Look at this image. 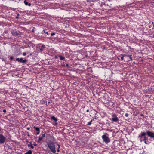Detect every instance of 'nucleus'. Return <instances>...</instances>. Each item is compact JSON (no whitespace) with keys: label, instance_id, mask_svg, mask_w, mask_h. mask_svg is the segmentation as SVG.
<instances>
[{"label":"nucleus","instance_id":"1","mask_svg":"<svg viewBox=\"0 0 154 154\" xmlns=\"http://www.w3.org/2000/svg\"><path fill=\"white\" fill-rule=\"evenodd\" d=\"M47 144L51 151L53 153H55L56 150L54 142L51 141H49L47 143Z\"/></svg>","mask_w":154,"mask_h":154},{"label":"nucleus","instance_id":"2","mask_svg":"<svg viewBox=\"0 0 154 154\" xmlns=\"http://www.w3.org/2000/svg\"><path fill=\"white\" fill-rule=\"evenodd\" d=\"M146 135V133L143 132H141L139 134L138 139L140 141V142H142L143 141L144 136L145 135Z\"/></svg>","mask_w":154,"mask_h":154},{"label":"nucleus","instance_id":"3","mask_svg":"<svg viewBox=\"0 0 154 154\" xmlns=\"http://www.w3.org/2000/svg\"><path fill=\"white\" fill-rule=\"evenodd\" d=\"M110 120L112 121L117 122L119 121V119L116 114L113 113L112 114L111 119Z\"/></svg>","mask_w":154,"mask_h":154},{"label":"nucleus","instance_id":"4","mask_svg":"<svg viewBox=\"0 0 154 154\" xmlns=\"http://www.w3.org/2000/svg\"><path fill=\"white\" fill-rule=\"evenodd\" d=\"M102 138L103 141L106 143H107L110 141V139L105 135H103L102 136Z\"/></svg>","mask_w":154,"mask_h":154},{"label":"nucleus","instance_id":"5","mask_svg":"<svg viewBox=\"0 0 154 154\" xmlns=\"http://www.w3.org/2000/svg\"><path fill=\"white\" fill-rule=\"evenodd\" d=\"M6 138L2 134H0V143H4L5 141Z\"/></svg>","mask_w":154,"mask_h":154},{"label":"nucleus","instance_id":"6","mask_svg":"<svg viewBox=\"0 0 154 154\" xmlns=\"http://www.w3.org/2000/svg\"><path fill=\"white\" fill-rule=\"evenodd\" d=\"M16 60L17 61H18L20 63H26L27 61V60H26V59H25L23 60V58H16Z\"/></svg>","mask_w":154,"mask_h":154},{"label":"nucleus","instance_id":"7","mask_svg":"<svg viewBox=\"0 0 154 154\" xmlns=\"http://www.w3.org/2000/svg\"><path fill=\"white\" fill-rule=\"evenodd\" d=\"M146 133V135H147L148 136L152 138L154 137V133L152 132L147 131Z\"/></svg>","mask_w":154,"mask_h":154},{"label":"nucleus","instance_id":"8","mask_svg":"<svg viewBox=\"0 0 154 154\" xmlns=\"http://www.w3.org/2000/svg\"><path fill=\"white\" fill-rule=\"evenodd\" d=\"M11 33L13 36H17L19 33L17 32L16 30L12 29L11 31Z\"/></svg>","mask_w":154,"mask_h":154},{"label":"nucleus","instance_id":"9","mask_svg":"<svg viewBox=\"0 0 154 154\" xmlns=\"http://www.w3.org/2000/svg\"><path fill=\"white\" fill-rule=\"evenodd\" d=\"M34 128L36 131V135H38L40 133V129L38 127H36L35 126L34 127Z\"/></svg>","mask_w":154,"mask_h":154},{"label":"nucleus","instance_id":"10","mask_svg":"<svg viewBox=\"0 0 154 154\" xmlns=\"http://www.w3.org/2000/svg\"><path fill=\"white\" fill-rule=\"evenodd\" d=\"M124 56H125L129 57L130 60L131 61H132V57L131 55H128L124 54Z\"/></svg>","mask_w":154,"mask_h":154},{"label":"nucleus","instance_id":"11","mask_svg":"<svg viewBox=\"0 0 154 154\" xmlns=\"http://www.w3.org/2000/svg\"><path fill=\"white\" fill-rule=\"evenodd\" d=\"M24 3L26 5H28L29 6H31V4L30 3H28V2L26 0H24Z\"/></svg>","mask_w":154,"mask_h":154},{"label":"nucleus","instance_id":"12","mask_svg":"<svg viewBox=\"0 0 154 154\" xmlns=\"http://www.w3.org/2000/svg\"><path fill=\"white\" fill-rule=\"evenodd\" d=\"M51 120H54L55 122H57V118L54 116L51 117Z\"/></svg>","mask_w":154,"mask_h":154},{"label":"nucleus","instance_id":"13","mask_svg":"<svg viewBox=\"0 0 154 154\" xmlns=\"http://www.w3.org/2000/svg\"><path fill=\"white\" fill-rule=\"evenodd\" d=\"M58 56L60 58V60H63L65 59V57L61 55H58Z\"/></svg>","mask_w":154,"mask_h":154},{"label":"nucleus","instance_id":"14","mask_svg":"<svg viewBox=\"0 0 154 154\" xmlns=\"http://www.w3.org/2000/svg\"><path fill=\"white\" fill-rule=\"evenodd\" d=\"M27 146L28 147H30L32 149L34 148V146H33L32 144L30 142V143L29 144L27 145Z\"/></svg>","mask_w":154,"mask_h":154},{"label":"nucleus","instance_id":"15","mask_svg":"<svg viewBox=\"0 0 154 154\" xmlns=\"http://www.w3.org/2000/svg\"><path fill=\"white\" fill-rule=\"evenodd\" d=\"M43 32H44V33L47 34V35H49L50 34V33H49L48 32V31L47 30H43Z\"/></svg>","mask_w":154,"mask_h":154},{"label":"nucleus","instance_id":"16","mask_svg":"<svg viewBox=\"0 0 154 154\" xmlns=\"http://www.w3.org/2000/svg\"><path fill=\"white\" fill-rule=\"evenodd\" d=\"M32 151L31 150H29L27 152H26L25 154H31L32 153Z\"/></svg>","mask_w":154,"mask_h":154},{"label":"nucleus","instance_id":"17","mask_svg":"<svg viewBox=\"0 0 154 154\" xmlns=\"http://www.w3.org/2000/svg\"><path fill=\"white\" fill-rule=\"evenodd\" d=\"M42 139H43V138L42 137H39V139H38V142L41 141H42Z\"/></svg>","mask_w":154,"mask_h":154},{"label":"nucleus","instance_id":"18","mask_svg":"<svg viewBox=\"0 0 154 154\" xmlns=\"http://www.w3.org/2000/svg\"><path fill=\"white\" fill-rule=\"evenodd\" d=\"M146 135H145L144 136V139H143V141H146L148 140V137H146Z\"/></svg>","mask_w":154,"mask_h":154},{"label":"nucleus","instance_id":"19","mask_svg":"<svg viewBox=\"0 0 154 154\" xmlns=\"http://www.w3.org/2000/svg\"><path fill=\"white\" fill-rule=\"evenodd\" d=\"M95 0H87V2H94Z\"/></svg>","mask_w":154,"mask_h":154},{"label":"nucleus","instance_id":"20","mask_svg":"<svg viewBox=\"0 0 154 154\" xmlns=\"http://www.w3.org/2000/svg\"><path fill=\"white\" fill-rule=\"evenodd\" d=\"M92 122V120H91L90 122H88L87 123V125H90L91 124Z\"/></svg>","mask_w":154,"mask_h":154},{"label":"nucleus","instance_id":"21","mask_svg":"<svg viewBox=\"0 0 154 154\" xmlns=\"http://www.w3.org/2000/svg\"><path fill=\"white\" fill-rule=\"evenodd\" d=\"M88 69L89 70V72H92V69L91 67H89V68H88Z\"/></svg>","mask_w":154,"mask_h":154},{"label":"nucleus","instance_id":"22","mask_svg":"<svg viewBox=\"0 0 154 154\" xmlns=\"http://www.w3.org/2000/svg\"><path fill=\"white\" fill-rule=\"evenodd\" d=\"M30 48H29V49L27 51H26V53L27 54H28L30 52Z\"/></svg>","mask_w":154,"mask_h":154},{"label":"nucleus","instance_id":"23","mask_svg":"<svg viewBox=\"0 0 154 154\" xmlns=\"http://www.w3.org/2000/svg\"><path fill=\"white\" fill-rule=\"evenodd\" d=\"M125 56H124V54H123L122 56L121 57V59L122 60H123L124 57Z\"/></svg>","mask_w":154,"mask_h":154},{"label":"nucleus","instance_id":"24","mask_svg":"<svg viewBox=\"0 0 154 154\" xmlns=\"http://www.w3.org/2000/svg\"><path fill=\"white\" fill-rule=\"evenodd\" d=\"M19 14H17V15L16 17H15V18L17 19H18L19 18Z\"/></svg>","mask_w":154,"mask_h":154},{"label":"nucleus","instance_id":"25","mask_svg":"<svg viewBox=\"0 0 154 154\" xmlns=\"http://www.w3.org/2000/svg\"><path fill=\"white\" fill-rule=\"evenodd\" d=\"M27 53L26 52H23V56H25L26 55Z\"/></svg>","mask_w":154,"mask_h":154},{"label":"nucleus","instance_id":"26","mask_svg":"<svg viewBox=\"0 0 154 154\" xmlns=\"http://www.w3.org/2000/svg\"><path fill=\"white\" fill-rule=\"evenodd\" d=\"M55 33H54V32L52 33L51 34V35L53 36V35H55Z\"/></svg>","mask_w":154,"mask_h":154},{"label":"nucleus","instance_id":"27","mask_svg":"<svg viewBox=\"0 0 154 154\" xmlns=\"http://www.w3.org/2000/svg\"><path fill=\"white\" fill-rule=\"evenodd\" d=\"M125 116L126 117H128V114L127 113H126L125 114Z\"/></svg>","mask_w":154,"mask_h":154},{"label":"nucleus","instance_id":"28","mask_svg":"<svg viewBox=\"0 0 154 154\" xmlns=\"http://www.w3.org/2000/svg\"><path fill=\"white\" fill-rule=\"evenodd\" d=\"M45 136V134H42V137L43 138V137H44Z\"/></svg>","mask_w":154,"mask_h":154},{"label":"nucleus","instance_id":"29","mask_svg":"<svg viewBox=\"0 0 154 154\" xmlns=\"http://www.w3.org/2000/svg\"><path fill=\"white\" fill-rule=\"evenodd\" d=\"M110 105H111V106H112L113 105V104H114L112 102H110Z\"/></svg>","mask_w":154,"mask_h":154},{"label":"nucleus","instance_id":"30","mask_svg":"<svg viewBox=\"0 0 154 154\" xmlns=\"http://www.w3.org/2000/svg\"><path fill=\"white\" fill-rule=\"evenodd\" d=\"M66 66L68 68H69V65L67 64H66Z\"/></svg>","mask_w":154,"mask_h":154},{"label":"nucleus","instance_id":"31","mask_svg":"<svg viewBox=\"0 0 154 154\" xmlns=\"http://www.w3.org/2000/svg\"><path fill=\"white\" fill-rule=\"evenodd\" d=\"M3 112H6V110L5 109H3Z\"/></svg>","mask_w":154,"mask_h":154},{"label":"nucleus","instance_id":"32","mask_svg":"<svg viewBox=\"0 0 154 154\" xmlns=\"http://www.w3.org/2000/svg\"><path fill=\"white\" fill-rule=\"evenodd\" d=\"M62 66L63 67H65L66 66V65L65 64H62Z\"/></svg>","mask_w":154,"mask_h":154},{"label":"nucleus","instance_id":"33","mask_svg":"<svg viewBox=\"0 0 154 154\" xmlns=\"http://www.w3.org/2000/svg\"><path fill=\"white\" fill-rule=\"evenodd\" d=\"M57 145L58 146V149H60V146L59 144H57Z\"/></svg>","mask_w":154,"mask_h":154},{"label":"nucleus","instance_id":"34","mask_svg":"<svg viewBox=\"0 0 154 154\" xmlns=\"http://www.w3.org/2000/svg\"><path fill=\"white\" fill-rule=\"evenodd\" d=\"M58 55H56L55 56V58H58V57H58Z\"/></svg>","mask_w":154,"mask_h":154},{"label":"nucleus","instance_id":"35","mask_svg":"<svg viewBox=\"0 0 154 154\" xmlns=\"http://www.w3.org/2000/svg\"><path fill=\"white\" fill-rule=\"evenodd\" d=\"M10 59L12 60L13 59V57L12 56H11L10 57Z\"/></svg>","mask_w":154,"mask_h":154},{"label":"nucleus","instance_id":"36","mask_svg":"<svg viewBox=\"0 0 154 154\" xmlns=\"http://www.w3.org/2000/svg\"><path fill=\"white\" fill-rule=\"evenodd\" d=\"M152 27V26L151 25H149V28H151Z\"/></svg>","mask_w":154,"mask_h":154},{"label":"nucleus","instance_id":"37","mask_svg":"<svg viewBox=\"0 0 154 154\" xmlns=\"http://www.w3.org/2000/svg\"><path fill=\"white\" fill-rule=\"evenodd\" d=\"M27 130H30V128H29V127H27Z\"/></svg>","mask_w":154,"mask_h":154},{"label":"nucleus","instance_id":"38","mask_svg":"<svg viewBox=\"0 0 154 154\" xmlns=\"http://www.w3.org/2000/svg\"><path fill=\"white\" fill-rule=\"evenodd\" d=\"M59 149H57V151L58 152H60V150H59Z\"/></svg>","mask_w":154,"mask_h":154},{"label":"nucleus","instance_id":"39","mask_svg":"<svg viewBox=\"0 0 154 154\" xmlns=\"http://www.w3.org/2000/svg\"><path fill=\"white\" fill-rule=\"evenodd\" d=\"M144 142V143L145 144H147V142L146 141H143Z\"/></svg>","mask_w":154,"mask_h":154},{"label":"nucleus","instance_id":"40","mask_svg":"<svg viewBox=\"0 0 154 154\" xmlns=\"http://www.w3.org/2000/svg\"><path fill=\"white\" fill-rule=\"evenodd\" d=\"M33 145L35 146H36L37 145V144L36 143H34L33 144Z\"/></svg>","mask_w":154,"mask_h":154},{"label":"nucleus","instance_id":"41","mask_svg":"<svg viewBox=\"0 0 154 154\" xmlns=\"http://www.w3.org/2000/svg\"><path fill=\"white\" fill-rule=\"evenodd\" d=\"M32 32H34V30L33 29H32Z\"/></svg>","mask_w":154,"mask_h":154},{"label":"nucleus","instance_id":"42","mask_svg":"<svg viewBox=\"0 0 154 154\" xmlns=\"http://www.w3.org/2000/svg\"><path fill=\"white\" fill-rule=\"evenodd\" d=\"M32 53H30L29 54V56H31L32 55Z\"/></svg>","mask_w":154,"mask_h":154},{"label":"nucleus","instance_id":"43","mask_svg":"<svg viewBox=\"0 0 154 154\" xmlns=\"http://www.w3.org/2000/svg\"><path fill=\"white\" fill-rule=\"evenodd\" d=\"M86 112H89V109H87V110H86Z\"/></svg>","mask_w":154,"mask_h":154},{"label":"nucleus","instance_id":"44","mask_svg":"<svg viewBox=\"0 0 154 154\" xmlns=\"http://www.w3.org/2000/svg\"><path fill=\"white\" fill-rule=\"evenodd\" d=\"M42 47H45V45H42Z\"/></svg>","mask_w":154,"mask_h":154},{"label":"nucleus","instance_id":"45","mask_svg":"<svg viewBox=\"0 0 154 154\" xmlns=\"http://www.w3.org/2000/svg\"><path fill=\"white\" fill-rule=\"evenodd\" d=\"M141 116H143V114H141Z\"/></svg>","mask_w":154,"mask_h":154},{"label":"nucleus","instance_id":"46","mask_svg":"<svg viewBox=\"0 0 154 154\" xmlns=\"http://www.w3.org/2000/svg\"><path fill=\"white\" fill-rule=\"evenodd\" d=\"M152 37L154 38V34L153 35V36H152Z\"/></svg>","mask_w":154,"mask_h":154},{"label":"nucleus","instance_id":"47","mask_svg":"<svg viewBox=\"0 0 154 154\" xmlns=\"http://www.w3.org/2000/svg\"><path fill=\"white\" fill-rule=\"evenodd\" d=\"M28 136H29V134H28Z\"/></svg>","mask_w":154,"mask_h":154},{"label":"nucleus","instance_id":"48","mask_svg":"<svg viewBox=\"0 0 154 154\" xmlns=\"http://www.w3.org/2000/svg\"><path fill=\"white\" fill-rule=\"evenodd\" d=\"M152 24H154V23L153 22H152Z\"/></svg>","mask_w":154,"mask_h":154},{"label":"nucleus","instance_id":"49","mask_svg":"<svg viewBox=\"0 0 154 154\" xmlns=\"http://www.w3.org/2000/svg\"><path fill=\"white\" fill-rule=\"evenodd\" d=\"M55 153V154H58V153Z\"/></svg>","mask_w":154,"mask_h":154},{"label":"nucleus","instance_id":"50","mask_svg":"<svg viewBox=\"0 0 154 154\" xmlns=\"http://www.w3.org/2000/svg\"><path fill=\"white\" fill-rule=\"evenodd\" d=\"M29 56H28L27 57H29Z\"/></svg>","mask_w":154,"mask_h":154},{"label":"nucleus","instance_id":"51","mask_svg":"<svg viewBox=\"0 0 154 154\" xmlns=\"http://www.w3.org/2000/svg\"><path fill=\"white\" fill-rule=\"evenodd\" d=\"M153 26L154 27V24H153Z\"/></svg>","mask_w":154,"mask_h":154},{"label":"nucleus","instance_id":"52","mask_svg":"<svg viewBox=\"0 0 154 154\" xmlns=\"http://www.w3.org/2000/svg\"><path fill=\"white\" fill-rule=\"evenodd\" d=\"M152 29H154L153 28H152Z\"/></svg>","mask_w":154,"mask_h":154},{"label":"nucleus","instance_id":"53","mask_svg":"<svg viewBox=\"0 0 154 154\" xmlns=\"http://www.w3.org/2000/svg\"><path fill=\"white\" fill-rule=\"evenodd\" d=\"M21 0H19V1H20Z\"/></svg>","mask_w":154,"mask_h":154}]
</instances>
